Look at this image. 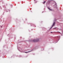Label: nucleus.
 Segmentation results:
<instances>
[{"label":"nucleus","mask_w":63,"mask_h":63,"mask_svg":"<svg viewBox=\"0 0 63 63\" xmlns=\"http://www.w3.org/2000/svg\"><path fill=\"white\" fill-rule=\"evenodd\" d=\"M43 3H46V1H44V2H43Z\"/></svg>","instance_id":"6e6552de"},{"label":"nucleus","mask_w":63,"mask_h":63,"mask_svg":"<svg viewBox=\"0 0 63 63\" xmlns=\"http://www.w3.org/2000/svg\"><path fill=\"white\" fill-rule=\"evenodd\" d=\"M55 22H53V25H52V26L50 28V29H51L52 28L53 26H54V24H55Z\"/></svg>","instance_id":"7ed1b4c3"},{"label":"nucleus","mask_w":63,"mask_h":63,"mask_svg":"<svg viewBox=\"0 0 63 63\" xmlns=\"http://www.w3.org/2000/svg\"><path fill=\"white\" fill-rule=\"evenodd\" d=\"M56 28V27L55 28Z\"/></svg>","instance_id":"1a4fd4ad"},{"label":"nucleus","mask_w":63,"mask_h":63,"mask_svg":"<svg viewBox=\"0 0 63 63\" xmlns=\"http://www.w3.org/2000/svg\"><path fill=\"white\" fill-rule=\"evenodd\" d=\"M31 52V51H29L28 52H25V53H28L29 52Z\"/></svg>","instance_id":"39448f33"},{"label":"nucleus","mask_w":63,"mask_h":63,"mask_svg":"<svg viewBox=\"0 0 63 63\" xmlns=\"http://www.w3.org/2000/svg\"><path fill=\"white\" fill-rule=\"evenodd\" d=\"M55 5L56 7L57 6V3H56V2H55Z\"/></svg>","instance_id":"0eeeda50"},{"label":"nucleus","mask_w":63,"mask_h":63,"mask_svg":"<svg viewBox=\"0 0 63 63\" xmlns=\"http://www.w3.org/2000/svg\"><path fill=\"white\" fill-rule=\"evenodd\" d=\"M1 27H2V26H1Z\"/></svg>","instance_id":"ddd939ff"},{"label":"nucleus","mask_w":63,"mask_h":63,"mask_svg":"<svg viewBox=\"0 0 63 63\" xmlns=\"http://www.w3.org/2000/svg\"><path fill=\"white\" fill-rule=\"evenodd\" d=\"M51 33H52V32H51Z\"/></svg>","instance_id":"9d476101"},{"label":"nucleus","mask_w":63,"mask_h":63,"mask_svg":"<svg viewBox=\"0 0 63 63\" xmlns=\"http://www.w3.org/2000/svg\"><path fill=\"white\" fill-rule=\"evenodd\" d=\"M33 41L34 42H38V41H39V39H37L36 40L34 39L33 40Z\"/></svg>","instance_id":"f257e3e1"},{"label":"nucleus","mask_w":63,"mask_h":63,"mask_svg":"<svg viewBox=\"0 0 63 63\" xmlns=\"http://www.w3.org/2000/svg\"><path fill=\"white\" fill-rule=\"evenodd\" d=\"M34 1H36V0H34Z\"/></svg>","instance_id":"f8f14e48"},{"label":"nucleus","mask_w":63,"mask_h":63,"mask_svg":"<svg viewBox=\"0 0 63 63\" xmlns=\"http://www.w3.org/2000/svg\"><path fill=\"white\" fill-rule=\"evenodd\" d=\"M48 9L49 10H50V11H52V9H50L49 8V7H48Z\"/></svg>","instance_id":"423d86ee"},{"label":"nucleus","mask_w":63,"mask_h":63,"mask_svg":"<svg viewBox=\"0 0 63 63\" xmlns=\"http://www.w3.org/2000/svg\"><path fill=\"white\" fill-rule=\"evenodd\" d=\"M60 39V36H57V41H58Z\"/></svg>","instance_id":"f03ea898"},{"label":"nucleus","mask_w":63,"mask_h":63,"mask_svg":"<svg viewBox=\"0 0 63 63\" xmlns=\"http://www.w3.org/2000/svg\"><path fill=\"white\" fill-rule=\"evenodd\" d=\"M9 35H10V34H9V35H8V36H9Z\"/></svg>","instance_id":"9b49d317"},{"label":"nucleus","mask_w":63,"mask_h":63,"mask_svg":"<svg viewBox=\"0 0 63 63\" xmlns=\"http://www.w3.org/2000/svg\"><path fill=\"white\" fill-rule=\"evenodd\" d=\"M18 50H19V51H20V52H21V50H22V49H20V48H19V49L18 48Z\"/></svg>","instance_id":"20e7f679"}]
</instances>
